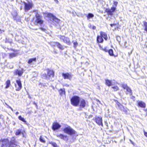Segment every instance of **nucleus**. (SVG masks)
Returning a JSON list of instances; mask_svg holds the SVG:
<instances>
[{
  "instance_id": "2eb2a0df",
  "label": "nucleus",
  "mask_w": 147,
  "mask_h": 147,
  "mask_svg": "<svg viewBox=\"0 0 147 147\" xmlns=\"http://www.w3.org/2000/svg\"><path fill=\"white\" fill-rule=\"evenodd\" d=\"M121 87L124 89L126 90L127 92H131V90L130 88L127 86L125 84H121Z\"/></svg>"
},
{
  "instance_id": "ddd939ff",
  "label": "nucleus",
  "mask_w": 147,
  "mask_h": 147,
  "mask_svg": "<svg viewBox=\"0 0 147 147\" xmlns=\"http://www.w3.org/2000/svg\"><path fill=\"white\" fill-rule=\"evenodd\" d=\"M57 137L65 141H67L68 140V137L66 135H64L63 134H57Z\"/></svg>"
},
{
  "instance_id": "79ce46f5",
  "label": "nucleus",
  "mask_w": 147,
  "mask_h": 147,
  "mask_svg": "<svg viewBox=\"0 0 147 147\" xmlns=\"http://www.w3.org/2000/svg\"><path fill=\"white\" fill-rule=\"evenodd\" d=\"M6 105L7 106V108L10 109L12 111H13V109L11 107L9 106L7 104H6Z\"/></svg>"
},
{
  "instance_id": "3c124183",
  "label": "nucleus",
  "mask_w": 147,
  "mask_h": 147,
  "mask_svg": "<svg viewBox=\"0 0 147 147\" xmlns=\"http://www.w3.org/2000/svg\"><path fill=\"white\" fill-rule=\"evenodd\" d=\"M19 114V112H17L16 113V114L17 115H18V114Z\"/></svg>"
},
{
  "instance_id": "ea45409f",
  "label": "nucleus",
  "mask_w": 147,
  "mask_h": 147,
  "mask_svg": "<svg viewBox=\"0 0 147 147\" xmlns=\"http://www.w3.org/2000/svg\"><path fill=\"white\" fill-rule=\"evenodd\" d=\"M117 4L118 2L117 1H114L113 4L116 7L117 6Z\"/></svg>"
},
{
  "instance_id": "a19ab883",
  "label": "nucleus",
  "mask_w": 147,
  "mask_h": 147,
  "mask_svg": "<svg viewBox=\"0 0 147 147\" xmlns=\"http://www.w3.org/2000/svg\"><path fill=\"white\" fill-rule=\"evenodd\" d=\"M40 30H41L42 31H44V32H45V31L46 30L45 29L42 28H40Z\"/></svg>"
},
{
  "instance_id": "f704fd0d",
  "label": "nucleus",
  "mask_w": 147,
  "mask_h": 147,
  "mask_svg": "<svg viewBox=\"0 0 147 147\" xmlns=\"http://www.w3.org/2000/svg\"><path fill=\"white\" fill-rule=\"evenodd\" d=\"M40 142H42L45 143V141L44 140V138H42L41 136H40Z\"/></svg>"
},
{
  "instance_id": "49530a36",
  "label": "nucleus",
  "mask_w": 147,
  "mask_h": 147,
  "mask_svg": "<svg viewBox=\"0 0 147 147\" xmlns=\"http://www.w3.org/2000/svg\"><path fill=\"white\" fill-rule=\"evenodd\" d=\"M144 134L145 136L147 137V133L146 132H144Z\"/></svg>"
},
{
  "instance_id": "de8ad7c7",
  "label": "nucleus",
  "mask_w": 147,
  "mask_h": 147,
  "mask_svg": "<svg viewBox=\"0 0 147 147\" xmlns=\"http://www.w3.org/2000/svg\"><path fill=\"white\" fill-rule=\"evenodd\" d=\"M96 27L95 26H93L92 27V29L93 30H95L96 29Z\"/></svg>"
},
{
  "instance_id": "6e6d98bb",
  "label": "nucleus",
  "mask_w": 147,
  "mask_h": 147,
  "mask_svg": "<svg viewBox=\"0 0 147 147\" xmlns=\"http://www.w3.org/2000/svg\"><path fill=\"white\" fill-rule=\"evenodd\" d=\"M1 147H7V146H4L3 145H2Z\"/></svg>"
},
{
  "instance_id": "58836bf2",
  "label": "nucleus",
  "mask_w": 147,
  "mask_h": 147,
  "mask_svg": "<svg viewBox=\"0 0 147 147\" xmlns=\"http://www.w3.org/2000/svg\"><path fill=\"white\" fill-rule=\"evenodd\" d=\"M78 45V43L77 42H74V47H76Z\"/></svg>"
},
{
  "instance_id": "cd10ccee",
  "label": "nucleus",
  "mask_w": 147,
  "mask_h": 147,
  "mask_svg": "<svg viewBox=\"0 0 147 147\" xmlns=\"http://www.w3.org/2000/svg\"><path fill=\"white\" fill-rule=\"evenodd\" d=\"M94 15L93 14L91 13H89L87 16V19H90V18L93 17Z\"/></svg>"
},
{
  "instance_id": "5701e85b",
  "label": "nucleus",
  "mask_w": 147,
  "mask_h": 147,
  "mask_svg": "<svg viewBox=\"0 0 147 147\" xmlns=\"http://www.w3.org/2000/svg\"><path fill=\"white\" fill-rule=\"evenodd\" d=\"M97 41L101 43L103 41L102 37L100 36H98L97 37Z\"/></svg>"
},
{
  "instance_id": "9d476101",
  "label": "nucleus",
  "mask_w": 147,
  "mask_h": 147,
  "mask_svg": "<svg viewBox=\"0 0 147 147\" xmlns=\"http://www.w3.org/2000/svg\"><path fill=\"white\" fill-rule=\"evenodd\" d=\"M61 127V125L57 122L53 123L52 125V129L54 130L59 129Z\"/></svg>"
},
{
  "instance_id": "a211bd4d",
  "label": "nucleus",
  "mask_w": 147,
  "mask_h": 147,
  "mask_svg": "<svg viewBox=\"0 0 147 147\" xmlns=\"http://www.w3.org/2000/svg\"><path fill=\"white\" fill-rule=\"evenodd\" d=\"M16 82L18 86V87L17 88H16V90L17 91H19L21 89L22 87L21 82L20 80H17L16 81Z\"/></svg>"
},
{
  "instance_id": "a18cd8bd",
  "label": "nucleus",
  "mask_w": 147,
  "mask_h": 147,
  "mask_svg": "<svg viewBox=\"0 0 147 147\" xmlns=\"http://www.w3.org/2000/svg\"><path fill=\"white\" fill-rule=\"evenodd\" d=\"M85 64L86 65H88V64H89V63L88 62H86L85 63Z\"/></svg>"
},
{
  "instance_id": "f03ea898",
  "label": "nucleus",
  "mask_w": 147,
  "mask_h": 147,
  "mask_svg": "<svg viewBox=\"0 0 147 147\" xmlns=\"http://www.w3.org/2000/svg\"><path fill=\"white\" fill-rule=\"evenodd\" d=\"M80 98L77 96H74L71 99V104L73 106L77 107L79 105Z\"/></svg>"
},
{
  "instance_id": "13d9d810",
  "label": "nucleus",
  "mask_w": 147,
  "mask_h": 147,
  "mask_svg": "<svg viewBox=\"0 0 147 147\" xmlns=\"http://www.w3.org/2000/svg\"><path fill=\"white\" fill-rule=\"evenodd\" d=\"M20 9L21 10L22 9V6H21L20 7Z\"/></svg>"
},
{
  "instance_id": "37998d69",
  "label": "nucleus",
  "mask_w": 147,
  "mask_h": 147,
  "mask_svg": "<svg viewBox=\"0 0 147 147\" xmlns=\"http://www.w3.org/2000/svg\"><path fill=\"white\" fill-rule=\"evenodd\" d=\"M65 92H60V95L61 96L63 94V93L64 95H65Z\"/></svg>"
},
{
  "instance_id": "473e14b6",
  "label": "nucleus",
  "mask_w": 147,
  "mask_h": 147,
  "mask_svg": "<svg viewBox=\"0 0 147 147\" xmlns=\"http://www.w3.org/2000/svg\"><path fill=\"white\" fill-rule=\"evenodd\" d=\"M111 88L114 91H117L119 89V88L117 86H113Z\"/></svg>"
},
{
  "instance_id": "7c9ffc66",
  "label": "nucleus",
  "mask_w": 147,
  "mask_h": 147,
  "mask_svg": "<svg viewBox=\"0 0 147 147\" xmlns=\"http://www.w3.org/2000/svg\"><path fill=\"white\" fill-rule=\"evenodd\" d=\"M144 25L145 27L144 30L147 32V22H144Z\"/></svg>"
},
{
  "instance_id": "e433bc0d",
  "label": "nucleus",
  "mask_w": 147,
  "mask_h": 147,
  "mask_svg": "<svg viewBox=\"0 0 147 147\" xmlns=\"http://www.w3.org/2000/svg\"><path fill=\"white\" fill-rule=\"evenodd\" d=\"M103 51H105L106 52H108L109 50V49H108V48L107 47H106L104 48V49H103Z\"/></svg>"
},
{
  "instance_id": "393cba45",
  "label": "nucleus",
  "mask_w": 147,
  "mask_h": 147,
  "mask_svg": "<svg viewBox=\"0 0 147 147\" xmlns=\"http://www.w3.org/2000/svg\"><path fill=\"white\" fill-rule=\"evenodd\" d=\"M36 58L31 59L29 60L28 63L29 64H31V63H32L33 61L36 62Z\"/></svg>"
},
{
  "instance_id": "72a5a7b5",
  "label": "nucleus",
  "mask_w": 147,
  "mask_h": 147,
  "mask_svg": "<svg viewBox=\"0 0 147 147\" xmlns=\"http://www.w3.org/2000/svg\"><path fill=\"white\" fill-rule=\"evenodd\" d=\"M120 109L123 111H124L125 112H126L127 111L126 109L122 105H121L120 107Z\"/></svg>"
},
{
  "instance_id": "bb28decb",
  "label": "nucleus",
  "mask_w": 147,
  "mask_h": 147,
  "mask_svg": "<svg viewBox=\"0 0 147 147\" xmlns=\"http://www.w3.org/2000/svg\"><path fill=\"white\" fill-rule=\"evenodd\" d=\"M108 52H109V54L110 56H115L114 55L113 53V50L112 49H110L109 50Z\"/></svg>"
},
{
  "instance_id": "0eeeda50",
  "label": "nucleus",
  "mask_w": 147,
  "mask_h": 147,
  "mask_svg": "<svg viewBox=\"0 0 147 147\" xmlns=\"http://www.w3.org/2000/svg\"><path fill=\"white\" fill-rule=\"evenodd\" d=\"M62 76L64 79H68L70 80H71L73 77L72 74L71 73H62Z\"/></svg>"
},
{
  "instance_id": "9b49d317",
  "label": "nucleus",
  "mask_w": 147,
  "mask_h": 147,
  "mask_svg": "<svg viewBox=\"0 0 147 147\" xmlns=\"http://www.w3.org/2000/svg\"><path fill=\"white\" fill-rule=\"evenodd\" d=\"M96 123L99 125H101L102 126V120L101 117H96L95 118Z\"/></svg>"
},
{
  "instance_id": "7ed1b4c3",
  "label": "nucleus",
  "mask_w": 147,
  "mask_h": 147,
  "mask_svg": "<svg viewBox=\"0 0 147 147\" xmlns=\"http://www.w3.org/2000/svg\"><path fill=\"white\" fill-rule=\"evenodd\" d=\"M63 131L64 133L70 135L74 134L76 133L75 131L69 126L65 127L63 129Z\"/></svg>"
},
{
  "instance_id": "dca6fc26",
  "label": "nucleus",
  "mask_w": 147,
  "mask_h": 147,
  "mask_svg": "<svg viewBox=\"0 0 147 147\" xmlns=\"http://www.w3.org/2000/svg\"><path fill=\"white\" fill-rule=\"evenodd\" d=\"M138 106L139 107L143 108H144L146 106V104L142 101H138Z\"/></svg>"
},
{
  "instance_id": "1a4fd4ad",
  "label": "nucleus",
  "mask_w": 147,
  "mask_h": 147,
  "mask_svg": "<svg viewBox=\"0 0 147 147\" xmlns=\"http://www.w3.org/2000/svg\"><path fill=\"white\" fill-rule=\"evenodd\" d=\"M105 84L108 86L114 85L115 84V81L114 80H110L108 79L105 80Z\"/></svg>"
},
{
  "instance_id": "4468645a",
  "label": "nucleus",
  "mask_w": 147,
  "mask_h": 147,
  "mask_svg": "<svg viewBox=\"0 0 147 147\" xmlns=\"http://www.w3.org/2000/svg\"><path fill=\"white\" fill-rule=\"evenodd\" d=\"M53 44L54 45L57 46L61 50H63L64 48L63 46L60 43L57 42H53Z\"/></svg>"
},
{
  "instance_id": "8fccbe9b",
  "label": "nucleus",
  "mask_w": 147,
  "mask_h": 147,
  "mask_svg": "<svg viewBox=\"0 0 147 147\" xmlns=\"http://www.w3.org/2000/svg\"><path fill=\"white\" fill-rule=\"evenodd\" d=\"M33 104H34L35 105H36V106L37 107V104H36V103H35V102H33Z\"/></svg>"
},
{
  "instance_id": "603ef678",
  "label": "nucleus",
  "mask_w": 147,
  "mask_h": 147,
  "mask_svg": "<svg viewBox=\"0 0 147 147\" xmlns=\"http://www.w3.org/2000/svg\"><path fill=\"white\" fill-rule=\"evenodd\" d=\"M15 147H20V146L19 145L16 144V146H15Z\"/></svg>"
},
{
  "instance_id": "5fc2aeb1",
  "label": "nucleus",
  "mask_w": 147,
  "mask_h": 147,
  "mask_svg": "<svg viewBox=\"0 0 147 147\" xmlns=\"http://www.w3.org/2000/svg\"><path fill=\"white\" fill-rule=\"evenodd\" d=\"M97 101L99 103H100V102L99 100H97Z\"/></svg>"
},
{
  "instance_id": "a878e982",
  "label": "nucleus",
  "mask_w": 147,
  "mask_h": 147,
  "mask_svg": "<svg viewBox=\"0 0 147 147\" xmlns=\"http://www.w3.org/2000/svg\"><path fill=\"white\" fill-rule=\"evenodd\" d=\"M22 133L20 129H18L16 131L15 134L16 136H18L20 134Z\"/></svg>"
},
{
  "instance_id": "aec40b11",
  "label": "nucleus",
  "mask_w": 147,
  "mask_h": 147,
  "mask_svg": "<svg viewBox=\"0 0 147 147\" xmlns=\"http://www.w3.org/2000/svg\"><path fill=\"white\" fill-rule=\"evenodd\" d=\"M100 36L103 37L106 40H107V37L106 34L102 32H100Z\"/></svg>"
},
{
  "instance_id": "423d86ee",
  "label": "nucleus",
  "mask_w": 147,
  "mask_h": 147,
  "mask_svg": "<svg viewBox=\"0 0 147 147\" xmlns=\"http://www.w3.org/2000/svg\"><path fill=\"white\" fill-rule=\"evenodd\" d=\"M58 36L61 41H63L65 43H66L67 44L69 45L70 44V41L68 38L61 35H58Z\"/></svg>"
},
{
  "instance_id": "09e8293b",
  "label": "nucleus",
  "mask_w": 147,
  "mask_h": 147,
  "mask_svg": "<svg viewBox=\"0 0 147 147\" xmlns=\"http://www.w3.org/2000/svg\"><path fill=\"white\" fill-rule=\"evenodd\" d=\"M115 25L114 24H110L111 26L113 27L114 25Z\"/></svg>"
},
{
  "instance_id": "f257e3e1",
  "label": "nucleus",
  "mask_w": 147,
  "mask_h": 147,
  "mask_svg": "<svg viewBox=\"0 0 147 147\" xmlns=\"http://www.w3.org/2000/svg\"><path fill=\"white\" fill-rule=\"evenodd\" d=\"M33 12L34 13L35 15L36 20H34V24L36 25L42 24L43 23V21L42 20V17L39 14L37 10L33 11Z\"/></svg>"
},
{
  "instance_id": "864d4df0",
  "label": "nucleus",
  "mask_w": 147,
  "mask_h": 147,
  "mask_svg": "<svg viewBox=\"0 0 147 147\" xmlns=\"http://www.w3.org/2000/svg\"><path fill=\"white\" fill-rule=\"evenodd\" d=\"M57 3H58V0H54Z\"/></svg>"
},
{
  "instance_id": "6ab92c4d",
  "label": "nucleus",
  "mask_w": 147,
  "mask_h": 147,
  "mask_svg": "<svg viewBox=\"0 0 147 147\" xmlns=\"http://www.w3.org/2000/svg\"><path fill=\"white\" fill-rule=\"evenodd\" d=\"M2 145L7 146V144L9 143V141L7 139H3L2 140Z\"/></svg>"
},
{
  "instance_id": "b1692460",
  "label": "nucleus",
  "mask_w": 147,
  "mask_h": 147,
  "mask_svg": "<svg viewBox=\"0 0 147 147\" xmlns=\"http://www.w3.org/2000/svg\"><path fill=\"white\" fill-rule=\"evenodd\" d=\"M17 55V53H12L9 54V58L11 59L13 57L16 56Z\"/></svg>"
},
{
  "instance_id": "39448f33",
  "label": "nucleus",
  "mask_w": 147,
  "mask_h": 147,
  "mask_svg": "<svg viewBox=\"0 0 147 147\" xmlns=\"http://www.w3.org/2000/svg\"><path fill=\"white\" fill-rule=\"evenodd\" d=\"M22 3H24V9L26 12L28 11L30 9H31L33 6V4L32 3L28 2L26 3L24 2H22L21 1Z\"/></svg>"
},
{
  "instance_id": "f3484780",
  "label": "nucleus",
  "mask_w": 147,
  "mask_h": 147,
  "mask_svg": "<svg viewBox=\"0 0 147 147\" xmlns=\"http://www.w3.org/2000/svg\"><path fill=\"white\" fill-rule=\"evenodd\" d=\"M23 72V69L22 68L21 69H17L16 71V74H18L19 76H21Z\"/></svg>"
},
{
  "instance_id": "bf43d9fd",
  "label": "nucleus",
  "mask_w": 147,
  "mask_h": 147,
  "mask_svg": "<svg viewBox=\"0 0 147 147\" xmlns=\"http://www.w3.org/2000/svg\"><path fill=\"white\" fill-rule=\"evenodd\" d=\"M130 141H131V143H132V144H133V142H132V141H131V140H130Z\"/></svg>"
},
{
  "instance_id": "c03bdc74",
  "label": "nucleus",
  "mask_w": 147,
  "mask_h": 147,
  "mask_svg": "<svg viewBox=\"0 0 147 147\" xmlns=\"http://www.w3.org/2000/svg\"><path fill=\"white\" fill-rule=\"evenodd\" d=\"M4 31L3 30L0 29V34L3 32Z\"/></svg>"
},
{
  "instance_id": "4c0bfd02",
  "label": "nucleus",
  "mask_w": 147,
  "mask_h": 147,
  "mask_svg": "<svg viewBox=\"0 0 147 147\" xmlns=\"http://www.w3.org/2000/svg\"><path fill=\"white\" fill-rule=\"evenodd\" d=\"M42 77L44 78H47V75L46 74H43L42 75Z\"/></svg>"
},
{
  "instance_id": "c85d7f7f",
  "label": "nucleus",
  "mask_w": 147,
  "mask_h": 147,
  "mask_svg": "<svg viewBox=\"0 0 147 147\" xmlns=\"http://www.w3.org/2000/svg\"><path fill=\"white\" fill-rule=\"evenodd\" d=\"M18 119L22 121L24 123L26 122V121L24 119L23 117H22L21 116H19L18 117Z\"/></svg>"
},
{
  "instance_id": "f8f14e48",
  "label": "nucleus",
  "mask_w": 147,
  "mask_h": 147,
  "mask_svg": "<svg viewBox=\"0 0 147 147\" xmlns=\"http://www.w3.org/2000/svg\"><path fill=\"white\" fill-rule=\"evenodd\" d=\"M80 103L79 105L80 108L81 110L83 108H84L86 105V102L85 100L82 99L80 101Z\"/></svg>"
},
{
  "instance_id": "4be33fe9",
  "label": "nucleus",
  "mask_w": 147,
  "mask_h": 147,
  "mask_svg": "<svg viewBox=\"0 0 147 147\" xmlns=\"http://www.w3.org/2000/svg\"><path fill=\"white\" fill-rule=\"evenodd\" d=\"M5 84L6 85L5 88H7L11 85L10 81L9 80H8L5 82Z\"/></svg>"
},
{
  "instance_id": "2f4dec72",
  "label": "nucleus",
  "mask_w": 147,
  "mask_h": 147,
  "mask_svg": "<svg viewBox=\"0 0 147 147\" xmlns=\"http://www.w3.org/2000/svg\"><path fill=\"white\" fill-rule=\"evenodd\" d=\"M16 144L12 142H10L8 147H15Z\"/></svg>"
},
{
  "instance_id": "c9c22d12",
  "label": "nucleus",
  "mask_w": 147,
  "mask_h": 147,
  "mask_svg": "<svg viewBox=\"0 0 147 147\" xmlns=\"http://www.w3.org/2000/svg\"><path fill=\"white\" fill-rule=\"evenodd\" d=\"M116 39L119 42L121 41V38L119 36H117L116 37Z\"/></svg>"
},
{
  "instance_id": "4d7b16f0",
  "label": "nucleus",
  "mask_w": 147,
  "mask_h": 147,
  "mask_svg": "<svg viewBox=\"0 0 147 147\" xmlns=\"http://www.w3.org/2000/svg\"><path fill=\"white\" fill-rule=\"evenodd\" d=\"M28 95H29L28 93ZM29 95V98H31V97L29 95Z\"/></svg>"
},
{
  "instance_id": "412c9836",
  "label": "nucleus",
  "mask_w": 147,
  "mask_h": 147,
  "mask_svg": "<svg viewBox=\"0 0 147 147\" xmlns=\"http://www.w3.org/2000/svg\"><path fill=\"white\" fill-rule=\"evenodd\" d=\"M47 74L50 77H53L54 76V72L53 70H49Z\"/></svg>"
},
{
  "instance_id": "c756f323",
  "label": "nucleus",
  "mask_w": 147,
  "mask_h": 147,
  "mask_svg": "<svg viewBox=\"0 0 147 147\" xmlns=\"http://www.w3.org/2000/svg\"><path fill=\"white\" fill-rule=\"evenodd\" d=\"M49 143L51 144L54 147H58L57 144L55 142H49Z\"/></svg>"
},
{
  "instance_id": "6e6552de",
  "label": "nucleus",
  "mask_w": 147,
  "mask_h": 147,
  "mask_svg": "<svg viewBox=\"0 0 147 147\" xmlns=\"http://www.w3.org/2000/svg\"><path fill=\"white\" fill-rule=\"evenodd\" d=\"M115 7H112L111 9L107 8L106 9L105 11L108 13L109 15L112 16L113 15V13L115 10Z\"/></svg>"
},
{
  "instance_id": "20e7f679",
  "label": "nucleus",
  "mask_w": 147,
  "mask_h": 147,
  "mask_svg": "<svg viewBox=\"0 0 147 147\" xmlns=\"http://www.w3.org/2000/svg\"><path fill=\"white\" fill-rule=\"evenodd\" d=\"M45 16L46 17L52 19L54 21L57 23H58L59 21V19L51 13H46L45 14Z\"/></svg>"
}]
</instances>
